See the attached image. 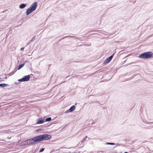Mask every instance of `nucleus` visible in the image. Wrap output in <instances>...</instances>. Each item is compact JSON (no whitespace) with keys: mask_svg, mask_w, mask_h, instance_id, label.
<instances>
[{"mask_svg":"<svg viewBox=\"0 0 153 153\" xmlns=\"http://www.w3.org/2000/svg\"><path fill=\"white\" fill-rule=\"evenodd\" d=\"M51 136L48 134H44L35 137L34 139L35 141H40L44 140H49L51 138Z\"/></svg>","mask_w":153,"mask_h":153,"instance_id":"1","label":"nucleus"},{"mask_svg":"<svg viewBox=\"0 0 153 153\" xmlns=\"http://www.w3.org/2000/svg\"><path fill=\"white\" fill-rule=\"evenodd\" d=\"M153 53L151 52L143 53L138 56L140 58L144 59H149L152 57Z\"/></svg>","mask_w":153,"mask_h":153,"instance_id":"2","label":"nucleus"},{"mask_svg":"<svg viewBox=\"0 0 153 153\" xmlns=\"http://www.w3.org/2000/svg\"><path fill=\"white\" fill-rule=\"evenodd\" d=\"M35 137L32 139H29L27 140L28 145H32L35 144V143L37 142L38 141H35L34 140Z\"/></svg>","mask_w":153,"mask_h":153,"instance_id":"3","label":"nucleus"},{"mask_svg":"<svg viewBox=\"0 0 153 153\" xmlns=\"http://www.w3.org/2000/svg\"><path fill=\"white\" fill-rule=\"evenodd\" d=\"M30 79L29 75L25 76L23 78L19 79L18 81L20 82H25L28 81Z\"/></svg>","mask_w":153,"mask_h":153,"instance_id":"4","label":"nucleus"},{"mask_svg":"<svg viewBox=\"0 0 153 153\" xmlns=\"http://www.w3.org/2000/svg\"><path fill=\"white\" fill-rule=\"evenodd\" d=\"M37 6V2H35L33 3L29 7L33 11H34L36 9Z\"/></svg>","mask_w":153,"mask_h":153,"instance_id":"5","label":"nucleus"},{"mask_svg":"<svg viewBox=\"0 0 153 153\" xmlns=\"http://www.w3.org/2000/svg\"><path fill=\"white\" fill-rule=\"evenodd\" d=\"M114 54V53L113 54L107 58L104 61L103 64H106L109 62L112 59Z\"/></svg>","mask_w":153,"mask_h":153,"instance_id":"6","label":"nucleus"},{"mask_svg":"<svg viewBox=\"0 0 153 153\" xmlns=\"http://www.w3.org/2000/svg\"><path fill=\"white\" fill-rule=\"evenodd\" d=\"M45 121L42 119V118H39L36 123L37 124L43 123Z\"/></svg>","mask_w":153,"mask_h":153,"instance_id":"7","label":"nucleus"},{"mask_svg":"<svg viewBox=\"0 0 153 153\" xmlns=\"http://www.w3.org/2000/svg\"><path fill=\"white\" fill-rule=\"evenodd\" d=\"M33 11L31 9V8L29 7L26 10V14L27 15H28Z\"/></svg>","mask_w":153,"mask_h":153,"instance_id":"8","label":"nucleus"},{"mask_svg":"<svg viewBox=\"0 0 153 153\" xmlns=\"http://www.w3.org/2000/svg\"><path fill=\"white\" fill-rule=\"evenodd\" d=\"M26 5V4H22L19 5V7L20 8L23 9L25 8Z\"/></svg>","mask_w":153,"mask_h":153,"instance_id":"9","label":"nucleus"},{"mask_svg":"<svg viewBox=\"0 0 153 153\" xmlns=\"http://www.w3.org/2000/svg\"><path fill=\"white\" fill-rule=\"evenodd\" d=\"M75 108V106L74 105H73L69 109V110L70 112L73 111Z\"/></svg>","mask_w":153,"mask_h":153,"instance_id":"10","label":"nucleus"},{"mask_svg":"<svg viewBox=\"0 0 153 153\" xmlns=\"http://www.w3.org/2000/svg\"><path fill=\"white\" fill-rule=\"evenodd\" d=\"M8 85V84L5 83H2L0 84V87H5Z\"/></svg>","mask_w":153,"mask_h":153,"instance_id":"11","label":"nucleus"},{"mask_svg":"<svg viewBox=\"0 0 153 153\" xmlns=\"http://www.w3.org/2000/svg\"><path fill=\"white\" fill-rule=\"evenodd\" d=\"M25 65V64L24 63V64H22L19 65L18 67V68L17 69L18 70H19L21 68H22V67H23V66Z\"/></svg>","mask_w":153,"mask_h":153,"instance_id":"12","label":"nucleus"},{"mask_svg":"<svg viewBox=\"0 0 153 153\" xmlns=\"http://www.w3.org/2000/svg\"><path fill=\"white\" fill-rule=\"evenodd\" d=\"M35 36L33 37V38L32 39L30 40V41L27 44V45H28V44H29L30 43H31V42H33L34 41L35 39Z\"/></svg>","mask_w":153,"mask_h":153,"instance_id":"13","label":"nucleus"},{"mask_svg":"<svg viewBox=\"0 0 153 153\" xmlns=\"http://www.w3.org/2000/svg\"><path fill=\"white\" fill-rule=\"evenodd\" d=\"M22 143V145L25 146L28 145L27 140L23 142Z\"/></svg>","mask_w":153,"mask_h":153,"instance_id":"14","label":"nucleus"},{"mask_svg":"<svg viewBox=\"0 0 153 153\" xmlns=\"http://www.w3.org/2000/svg\"><path fill=\"white\" fill-rule=\"evenodd\" d=\"M87 138V136H85L82 140L81 141V143H83L85 141V140H86V139Z\"/></svg>","mask_w":153,"mask_h":153,"instance_id":"15","label":"nucleus"},{"mask_svg":"<svg viewBox=\"0 0 153 153\" xmlns=\"http://www.w3.org/2000/svg\"><path fill=\"white\" fill-rule=\"evenodd\" d=\"M51 117H48V118L46 119L45 121H46V122L49 121H51Z\"/></svg>","mask_w":153,"mask_h":153,"instance_id":"16","label":"nucleus"},{"mask_svg":"<svg viewBox=\"0 0 153 153\" xmlns=\"http://www.w3.org/2000/svg\"><path fill=\"white\" fill-rule=\"evenodd\" d=\"M106 144L107 145H114L115 144L114 143H106Z\"/></svg>","mask_w":153,"mask_h":153,"instance_id":"17","label":"nucleus"},{"mask_svg":"<svg viewBox=\"0 0 153 153\" xmlns=\"http://www.w3.org/2000/svg\"><path fill=\"white\" fill-rule=\"evenodd\" d=\"M45 149L44 148H42L39 151V152H43L44 150Z\"/></svg>","mask_w":153,"mask_h":153,"instance_id":"18","label":"nucleus"},{"mask_svg":"<svg viewBox=\"0 0 153 153\" xmlns=\"http://www.w3.org/2000/svg\"><path fill=\"white\" fill-rule=\"evenodd\" d=\"M70 112V111H69V109H68V110H67V111H65L64 113H68V112Z\"/></svg>","mask_w":153,"mask_h":153,"instance_id":"19","label":"nucleus"},{"mask_svg":"<svg viewBox=\"0 0 153 153\" xmlns=\"http://www.w3.org/2000/svg\"><path fill=\"white\" fill-rule=\"evenodd\" d=\"M7 130H6V131H2V132L3 133H7Z\"/></svg>","mask_w":153,"mask_h":153,"instance_id":"20","label":"nucleus"},{"mask_svg":"<svg viewBox=\"0 0 153 153\" xmlns=\"http://www.w3.org/2000/svg\"><path fill=\"white\" fill-rule=\"evenodd\" d=\"M24 48H21L20 50H22L24 49Z\"/></svg>","mask_w":153,"mask_h":153,"instance_id":"21","label":"nucleus"},{"mask_svg":"<svg viewBox=\"0 0 153 153\" xmlns=\"http://www.w3.org/2000/svg\"><path fill=\"white\" fill-rule=\"evenodd\" d=\"M124 153H128V152H124Z\"/></svg>","mask_w":153,"mask_h":153,"instance_id":"22","label":"nucleus"},{"mask_svg":"<svg viewBox=\"0 0 153 153\" xmlns=\"http://www.w3.org/2000/svg\"><path fill=\"white\" fill-rule=\"evenodd\" d=\"M65 37H64L63 38H62L63 39H64Z\"/></svg>","mask_w":153,"mask_h":153,"instance_id":"23","label":"nucleus"},{"mask_svg":"<svg viewBox=\"0 0 153 153\" xmlns=\"http://www.w3.org/2000/svg\"><path fill=\"white\" fill-rule=\"evenodd\" d=\"M15 84H16V82L15 83Z\"/></svg>","mask_w":153,"mask_h":153,"instance_id":"24","label":"nucleus"}]
</instances>
